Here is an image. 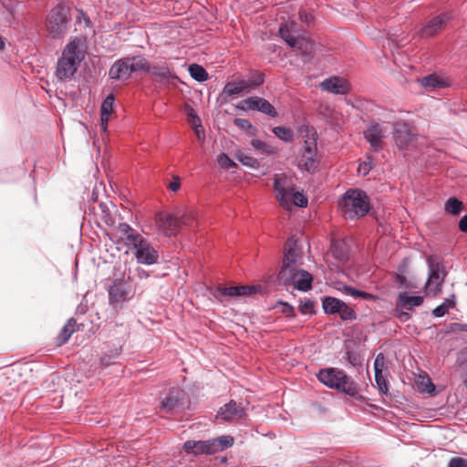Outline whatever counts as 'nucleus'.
Returning <instances> with one entry per match:
<instances>
[{
  "label": "nucleus",
  "mask_w": 467,
  "mask_h": 467,
  "mask_svg": "<svg viewBox=\"0 0 467 467\" xmlns=\"http://www.w3.org/2000/svg\"><path fill=\"white\" fill-rule=\"evenodd\" d=\"M87 48L84 37H75L67 44L57 63L56 76L58 79H70L75 75L85 58Z\"/></svg>",
  "instance_id": "nucleus-1"
},
{
  "label": "nucleus",
  "mask_w": 467,
  "mask_h": 467,
  "mask_svg": "<svg viewBox=\"0 0 467 467\" xmlns=\"http://www.w3.org/2000/svg\"><path fill=\"white\" fill-rule=\"evenodd\" d=\"M274 190L276 200L286 210H291L293 206L306 207L307 205V198L303 192L295 190V182L291 176L275 175Z\"/></svg>",
  "instance_id": "nucleus-2"
},
{
  "label": "nucleus",
  "mask_w": 467,
  "mask_h": 467,
  "mask_svg": "<svg viewBox=\"0 0 467 467\" xmlns=\"http://www.w3.org/2000/svg\"><path fill=\"white\" fill-rule=\"evenodd\" d=\"M338 205L343 216L349 220L363 217L369 211V201L367 194L357 189L347 191Z\"/></svg>",
  "instance_id": "nucleus-3"
},
{
  "label": "nucleus",
  "mask_w": 467,
  "mask_h": 467,
  "mask_svg": "<svg viewBox=\"0 0 467 467\" xmlns=\"http://www.w3.org/2000/svg\"><path fill=\"white\" fill-rule=\"evenodd\" d=\"M318 380L325 386L354 396L358 393V385L341 369L328 368L317 374Z\"/></svg>",
  "instance_id": "nucleus-4"
},
{
  "label": "nucleus",
  "mask_w": 467,
  "mask_h": 467,
  "mask_svg": "<svg viewBox=\"0 0 467 467\" xmlns=\"http://www.w3.org/2000/svg\"><path fill=\"white\" fill-rule=\"evenodd\" d=\"M149 70L150 67L146 58L138 56L117 60L111 66L109 76L111 79L126 81L133 72Z\"/></svg>",
  "instance_id": "nucleus-5"
},
{
  "label": "nucleus",
  "mask_w": 467,
  "mask_h": 467,
  "mask_svg": "<svg viewBox=\"0 0 467 467\" xmlns=\"http://www.w3.org/2000/svg\"><path fill=\"white\" fill-rule=\"evenodd\" d=\"M71 20L70 11L67 6L57 5L47 16L46 27L52 38L62 36L67 32Z\"/></svg>",
  "instance_id": "nucleus-6"
},
{
  "label": "nucleus",
  "mask_w": 467,
  "mask_h": 467,
  "mask_svg": "<svg viewBox=\"0 0 467 467\" xmlns=\"http://www.w3.org/2000/svg\"><path fill=\"white\" fill-rule=\"evenodd\" d=\"M318 166L316 133L307 130L303 150L298 158V167L308 172H314Z\"/></svg>",
  "instance_id": "nucleus-7"
},
{
  "label": "nucleus",
  "mask_w": 467,
  "mask_h": 467,
  "mask_svg": "<svg viewBox=\"0 0 467 467\" xmlns=\"http://www.w3.org/2000/svg\"><path fill=\"white\" fill-rule=\"evenodd\" d=\"M296 25L294 22L282 25L279 33L286 44L303 53H311L313 50V43L306 37L297 35Z\"/></svg>",
  "instance_id": "nucleus-8"
},
{
  "label": "nucleus",
  "mask_w": 467,
  "mask_h": 467,
  "mask_svg": "<svg viewBox=\"0 0 467 467\" xmlns=\"http://www.w3.org/2000/svg\"><path fill=\"white\" fill-rule=\"evenodd\" d=\"M192 214L185 213L181 218H176L170 213L161 212L156 215V224L158 228L167 236L176 234L182 224H189Z\"/></svg>",
  "instance_id": "nucleus-9"
},
{
  "label": "nucleus",
  "mask_w": 467,
  "mask_h": 467,
  "mask_svg": "<svg viewBox=\"0 0 467 467\" xmlns=\"http://www.w3.org/2000/svg\"><path fill=\"white\" fill-rule=\"evenodd\" d=\"M393 139L400 150H410L418 147V136L404 122H397L394 126Z\"/></svg>",
  "instance_id": "nucleus-10"
},
{
  "label": "nucleus",
  "mask_w": 467,
  "mask_h": 467,
  "mask_svg": "<svg viewBox=\"0 0 467 467\" xmlns=\"http://www.w3.org/2000/svg\"><path fill=\"white\" fill-rule=\"evenodd\" d=\"M300 265V248L297 245V242L295 239L291 238L285 244L283 265L278 276H287L288 275H290L291 271L297 270V267Z\"/></svg>",
  "instance_id": "nucleus-11"
},
{
  "label": "nucleus",
  "mask_w": 467,
  "mask_h": 467,
  "mask_svg": "<svg viewBox=\"0 0 467 467\" xmlns=\"http://www.w3.org/2000/svg\"><path fill=\"white\" fill-rule=\"evenodd\" d=\"M134 249V255L140 264L152 265L158 260L157 251L142 237H139L130 245Z\"/></svg>",
  "instance_id": "nucleus-12"
},
{
  "label": "nucleus",
  "mask_w": 467,
  "mask_h": 467,
  "mask_svg": "<svg viewBox=\"0 0 467 467\" xmlns=\"http://www.w3.org/2000/svg\"><path fill=\"white\" fill-rule=\"evenodd\" d=\"M237 109L248 111V110H256L260 111L265 115H268L272 118L277 116V112L274 106H272L266 99L260 97H250L242 101H240L237 105Z\"/></svg>",
  "instance_id": "nucleus-13"
},
{
  "label": "nucleus",
  "mask_w": 467,
  "mask_h": 467,
  "mask_svg": "<svg viewBox=\"0 0 467 467\" xmlns=\"http://www.w3.org/2000/svg\"><path fill=\"white\" fill-rule=\"evenodd\" d=\"M451 12H444L431 18L426 25L422 26L417 32L420 37H432L441 31L451 20Z\"/></svg>",
  "instance_id": "nucleus-14"
},
{
  "label": "nucleus",
  "mask_w": 467,
  "mask_h": 467,
  "mask_svg": "<svg viewBox=\"0 0 467 467\" xmlns=\"http://www.w3.org/2000/svg\"><path fill=\"white\" fill-rule=\"evenodd\" d=\"M388 132V127L385 123H370L364 130V136L370 147L375 150H379L383 146V139Z\"/></svg>",
  "instance_id": "nucleus-15"
},
{
  "label": "nucleus",
  "mask_w": 467,
  "mask_h": 467,
  "mask_svg": "<svg viewBox=\"0 0 467 467\" xmlns=\"http://www.w3.org/2000/svg\"><path fill=\"white\" fill-rule=\"evenodd\" d=\"M279 280L284 284H293L294 287L301 290L307 291L311 288L313 277L311 274L305 270H293L287 276H278Z\"/></svg>",
  "instance_id": "nucleus-16"
},
{
  "label": "nucleus",
  "mask_w": 467,
  "mask_h": 467,
  "mask_svg": "<svg viewBox=\"0 0 467 467\" xmlns=\"http://www.w3.org/2000/svg\"><path fill=\"white\" fill-rule=\"evenodd\" d=\"M109 295L110 304L118 306L130 300L134 296L135 291L133 287L129 284L115 282L109 287Z\"/></svg>",
  "instance_id": "nucleus-17"
},
{
  "label": "nucleus",
  "mask_w": 467,
  "mask_h": 467,
  "mask_svg": "<svg viewBox=\"0 0 467 467\" xmlns=\"http://www.w3.org/2000/svg\"><path fill=\"white\" fill-rule=\"evenodd\" d=\"M444 277V271L439 265L430 264V274L426 283L427 293L433 296L439 295L441 291Z\"/></svg>",
  "instance_id": "nucleus-18"
},
{
  "label": "nucleus",
  "mask_w": 467,
  "mask_h": 467,
  "mask_svg": "<svg viewBox=\"0 0 467 467\" xmlns=\"http://www.w3.org/2000/svg\"><path fill=\"white\" fill-rule=\"evenodd\" d=\"M319 86L323 90L336 95H345L350 90L348 81L340 77L328 78L323 80Z\"/></svg>",
  "instance_id": "nucleus-19"
},
{
  "label": "nucleus",
  "mask_w": 467,
  "mask_h": 467,
  "mask_svg": "<svg viewBox=\"0 0 467 467\" xmlns=\"http://www.w3.org/2000/svg\"><path fill=\"white\" fill-rule=\"evenodd\" d=\"M244 408L238 405L235 401L231 400L229 403L220 408L216 418L220 420H233L244 417Z\"/></svg>",
  "instance_id": "nucleus-20"
},
{
  "label": "nucleus",
  "mask_w": 467,
  "mask_h": 467,
  "mask_svg": "<svg viewBox=\"0 0 467 467\" xmlns=\"http://www.w3.org/2000/svg\"><path fill=\"white\" fill-rule=\"evenodd\" d=\"M115 98L112 94L107 96L100 108V127L102 131L106 132L109 117L114 112Z\"/></svg>",
  "instance_id": "nucleus-21"
},
{
  "label": "nucleus",
  "mask_w": 467,
  "mask_h": 467,
  "mask_svg": "<svg viewBox=\"0 0 467 467\" xmlns=\"http://www.w3.org/2000/svg\"><path fill=\"white\" fill-rule=\"evenodd\" d=\"M183 449L187 453L200 455L202 453L213 454L211 442L209 441H188L184 443Z\"/></svg>",
  "instance_id": "nucleus-22"
},
{
  "label": "nucleus",
  "mask_w": 467,
  "mask_h": 467,
  "mask_svg": "<svg viewBox=\"0 0 467 467\" xmlns=\"http://www.w3.org/2000/svg\"><path fill=\"white\" fill-rule=\"evenodd\" d=\"M422 302V296H410L408 293H401L398 297V306L408 310H411L414 306H420Z\"/></svg>",
  "instance_id": "nucleus-23"
},
{
  "label": "nucleus",
  "mask_w": 467,
  "mask_h": 467,
  "mask_svg": "<svg viewBox=\"0 0 467 467\" xmlns=\"http://www.w3.org/2000/svg\"><path fill=\"white\" fill-rule=\"evenodd\" d=\"M420 83L423 88L431 90L437 88H443L449 86L447 80L437 75H429L427 77H424L420 80Z\"/></svg>",
  "instance_id": "nucleus-24"
},
{
  "label": "nucleus",
  "mask_w": 467,
  "mask_h": 467,
  "mask_svg": "<svg viewBox=\"0 0 467 467\" xmlns=\"http://www.w3.org/2000/svg\"><path fill=\"white\" fill-rule=\"evenodd\" d=\"M220 293L223 296H248L254 294L256 292V288L254 286H231V287H224L220 288Z\"/></svg>",
  "instance_id": "nucleus-25"
},
{
  "label": "nucleus",
  "mask_w": 467,
  "mask_h": 467,
  "mask_svg": "<svg viewBox=\"0 0 467 467\" xmlns=\"http://www.w3.org/2000/svg\"><path fill=\"white\" fill-rule=\"evenodd\" d=\"M118 233L119 234V237L124 240L129 246L141 236L127 223H119Z\"/></svg>",
  "instance_id": "nucleus-26"
},
{
  "label": "nucleus",
  "mask_w": 467,
  "mask_h": 467,
  "mask_svg": "<svg viewBox=\"0 0 467 467\" xmlns=\"http://www.w3.org/2000/svg\"><path fill=\"white\" fill-rule=\"evenodd\" d=\"M244 91H250L248 82L247 80L244 79L229 82L225 85L223 88V92L227 95H237Z\"/></svg>",
  "instance_id": "nucleus-27"
},
{
  "label": "nucleus",
  "mask_w": 467,
  "mask_h": 467,
  "mask_svg": "<svg viewBox=\"0 0 467 467\" xmlns=\"http://www.w3.org/2000/svg\"><path fill=\"white\" fill-rule=\"evenodd\" d=\"M213 453L222 451L234 444V438L231 436H221L217 439L210 440Z\"/></svg>",
  "instance_id": "nucleus-28"
},
{
  "label": "nucleus",
  "mask_w": 467,
  "mask_h": 467,
  "mask_svg": "<svg viewBox=\"0 0 467 467\" xmlns=\"http://www.w3.org/2000/svg\"><path fill=\"white\" fill-rule=\"evenodd\" d=\"M416 386L421 393H428L430 395L435 393V386L428 376L420 375L416 379Z\"/></svg>",
  "instance_id": "nucleus-29"
},
{
  "label": "nucleus",
  "mask_w": 467,
  "mask_h": 467,
  "mask_svg": "<svg viewBox=\"0 0 467 467\" xmlns=\"http://www.w3.org/2000/svg\"><path fill=\"white\" fill-rule=\"evenodd\" d=\"M250 144L254 150L262 154L273 155L276 152V149L275 147L259 139H253Z\"/></svg>",
  "instance_id": "nucleus-30"
},
{
  "label": "nucleus",
  "mask_w": 467,
  "mask_h": 467,
  "mask_svg": "<svg viewBox=\"0 0 467 467\" xmlns=\"http://www.w3.org/2000/svg\"><path fill=\"white\" fill-rule=\"evenodd\" d=\"M337 290H339L340 292H342L344 294L349 295L353 297H361L365 300H374L376 298L375 296H373L372 294H369V293H367L364 291H360V290H358L356 288H353L351 286L345 285H339L337 287Z\"/></svg>",
  "instance_id": "nucleus-31"
},
{
  "label": "nucleus",
  "mask_w": 467,
  "mask_h": 467,
  "mask_svg": "<svg viewBox=\"0 0 467 467\" xmlns=\"http://www.w3.org/2000/svg\"><path fill=\"white\" fill-rule=\"evenodd\" d=\"M344 304L343 301L335 298V297H326L323 300V309L327 314H335L337 313L340 307H342V305Z\"/></svg>",
  "instance_id": "nucleus-32"
},
{
  "label": "nucleus",
  "mask_w": 467,
  "mask_h": 467,
  "mask_svg": "<svg viewBox=\"0 0 467 467\" xmlns=\"http://www.w3.org/2000/svg\"><path fill=\"white\" fill-rule=\"evenodd\" d=\"M455 296L452 295L446 298L444 302L433 309V315L436 317H443L451 308L455 306Z\"/></svg>",
  "instance_id": "nucleus-33"
},
{
  "label": "nucleus",
  "mask_w": 467,
  "mask_h": 467,
  "mask_svg": "<svg viewBox=\"0 0 467 467\" xmlns=\"http://www.w3.org/2000/svg\"><path fill=\"white\" fill-rule=\"evenodd\" d=\"M273 133L284 142H291L294 140V131L290 128L277 126L273 129Z\"/></svg>",
  "instance_id": "nucleus-34"
},
{
  "label": "nucleus",
  "mask_w": 467,
  "mask_h": 467,
  "mask_svg": "<svg viewBox=\"0 0 467 467\" xmlns=\"http://www.w3.org/2000/svg\"><path fill=\"white\" fill-rule=\"evenodd\" d=\"M76 326L77 323L74 319H69L67 322V324L63 327L61 332L58 335L57 339L59 341V344H64L69 339L70 336L75 331Z\"/></svg>",
  "instance_id": "nucleus-35"
},
{
  "label": "nucleus",
  "mask_w": 467,
  "mask_h": 467,
  "mask_svg": "<svg viewBox=\"0 0 467 467\" xmlns=\"http://www.w3.org/2000/svg\"><path fill=\"white\" fill-rule=\"evenodd\" d=\"M235 158L238 161H240L243 165L253 168V169H258L260 166L259 161L254 159L252 156H249L242 151H238L235 154Z\"/></svg>",
  "instance_id": "nucleus-36"
},
{
  "label": "nucleus",
  "mask_w": 467,
  "mask_h": 467,
  "mask_svg": "<svg viewBox=\"0 0 467 467\" xmlns=\"http://www.w3.org/2000/svg\"><path fill=\"white\" fill-rule=\"evenodd\" d=\"M191 77L197 81H205L208 78V74L205 69L197 64H192L189 67Z\"/></svg>",
  "instance_id": "nucleus-37"
},
{
  "label": "nucleus",
  "mask_w": 467,
  "mask_h": 467,
  "mask_svg": "<svg viewBox=\"0 0 467 467\" xmlns=\"http://www.w3.org/2000/svg\"><path fill=\"white\" fill-rule=\"evenodd\" d=\"M463 210V203L457 198H450L445 203V211L451 214L457 215Z\"/></svg>",
  "instance_id": "nucleus-38"
},
{
  "label": "nucleus",
  "mask_w": 467,
  "mask_h": 467,
  "mask_svg": "<svg viewBox=\"0 0 467 467\" xmlns=\"http://www.w3.org/2000/svg\"><path fill=\"white\" fill-rule=\"evenodd\" d=\"M319 112L329 123L334 124L337 122L338 113L328 105L321 106Z\"/></svg>",
  "instance_id": "nucleus-39"
},
{
  "label": "nucleus",
  "mask_w": 467,
  "mask_h": 467,
  "mask_svg": "<svg viewBox=\"0 0 467 467\" xmlns=\"http://www.w3.org/2000/svg\"><path fill=\"white\" fill-rule=\"evenodd\" d=\"M331 253L335 258L338 261L343 262L347 259V253L343 244L339 243H333L331 246Z\"/></svg>",
  "instance_id": "nucleus-40"
},
{
  "label": "nucleus",
  "mask_w": 467,
  "mask_h": 467,
  "mask_svg": "<svg viewBox=\"0 0 467 467\" xmlns=\"http://www.w3.org/2000/svg\"><path fill=\"white\" fill-rule=\"evenodd\" d=\"M177 404L178 399L172 394L168 395L161 403V409L165 412L171 411L177 406Z\"/></svg>",
  "instance_id": "nucleus-41"
},
{
  "label": "nucleus",
  "mask_w": 467,
  "mask_h": 467,
  "mask_svg": "<svg viewBox=\"0 0 467 467\" xmlns=\"http://www.w3.org/2000/svg\"><path fill=\"white\" fill-rule=\"evenodd\" d=\"M217 162L220 167L224 170H231L236 167V163L232 161L225 153H221L217 157Z\"/></svg>",
  "instance_id": "nucleus-42"
},
{
  "label": "nucleus",
  "mask_w": 467,
  "mask_h": 467,
  "mask_svg": "<svg viewBox=\"0 0 467 467\" xmlns=\"http://www.w3.org/2000/svg\"><path fill=\"white\" fill-rule=\"evenodd\" d=\"M374 166V161L371 156H367L366 160L361 162L358 168V173L367 175Z\"/></svg>",
  "instance_id": "nucleus-43"
},
{
  "label": "nucleus",
  "mask_w": 467,
  "mask_h": 467,
  "mask_svg": "<svg viewBox=\"0 0 467 467\" xmlns=\"http://www.w3.org/2000/svg\"><path fill=\"white\" fill-rule=\"evenodd\" d=\"M375 379H376V382H377L379 391L383 394L387 393L389 388H388V383H387V380H386V378H385L383 372L375 374Z\"/></svg>",
  "instance_id": "nucleus-44"
},
{
  "label": "nucleus",
  "mask_w": 467,
  "mask_h": 467,
  "mask_svg": "<svg viewBox=\"0 0 467 467\" xmlns=\"http://www.w3.org/2000/svg\"><path fill=\"white\" fill-rule=\"evenodd\" d=\"M385 357L382 353L377 355L374 361L375 374L382 373L385 370Z\"/></svg>",
  "instance_id": "nucleus-45"
},
{
  "label": "nucleus",
  "mask_w": 467,
  "mask_h": 467,
  "mask_svg": "<svg viewBox=\"0 0 467 467\" xmlns=\"http://www.w3.org/2000/svg\"><path fill=\"white\" fill-rule=\"evenodd\" d=\"M337 313H339L340 317L345 320L355 318V312L345 303L342 305V307H340Z\"/></svg>",
  "instance_id": "nucleus-46"
},
{
  "label": "nucleus",
  "mask_w": 467,
  "mask_h": 467,
  "mask_svg": "<svg viewBox=\"0 0 467 467\" xmlns=\"http://www.w3.org/2000/svg\"><path fill=\"white\" fill-rule=\"evenodd\" d=\"M188 121L192 126H198L201 123V119L196 115L192 109H189L187 112Z\"/></svg>",
  "instance_id": "nucleus-47"
},
{
  "label": "nucleus",
  "mask_w": 467,
  "mask_h": 467,
  "mask_svg": "<svg viewBox=\"0 0 467 467\" xmlns=\"http://www.w3.org/2000/svg\"><path fill=\"white\" fill-rule=\"evenodd\" d=\"M250 90L254 89L255 87L263 84L264 77L262 74H257L254 78L250 80H247Z\"/></svg>",
  "instance_id": "nucleus-48"
},
{
  "label": "nucleus",
  "mask_w": 467,
  "mask_h": 467,
  "mask_svg": "<svg viewBox=\"0 0 467 467\" xmlns=\"http://www.w3.org/2000/svg\"><path fill=\"white\" fill-rule=\"evenodd\" d=\"M234 124L241 130H247L253 129L251 122L245 119H235Z\"/></svg>",
  "instance_id": "nucleus-49"
},
{
  "label": "nucleus",
  "mask_w": 467,
  "mask_h": 467,
  "mask_svg": "<svg viewBox=\"0 0 467 467\" xmlns=\"http://www.w3.org/2000/svg\"><path fill=\"white\" fill-rule=\"evenodd\" d=\"M449 467H467V461L462 458H452L449 462Z\"/></svg>",
  "instance_id": "nucleus-50"
},
{
  "label": "nucleus",
  "mask_w": 467,
  "mask_h": 467,
  "mask_svg": "<svg viewBox=\"0 0 467 467\" xmlns=\"http://www.w3.org/2000/svg\"><path fill=\"white\" fill-rule=\"evenodd\" d=\"M78 12L77 23H83L85 26H88L90 23L88 16L82 10H78Z\"/></svg>",
  "instance_id": "nucleus-51"
},
{
  "label": "nucleus",
  "mask_w": 467,
  "mask_h": 467,
  "mask_svg": "<svg viewBox=\"0 0 467 467\" xmlns=\"http://www.w3.org/2000/svg\"><path fill=\"white\" fill-rule=\"evenodd\" d=\"M168 187L171 191L177 192L181 187L180 178L173 176V181L169 183Z\"/></svg>",
  "instance_id": "nucleus-52"
},
{
  "label": "nucleus",
  "mask_w": 467,
  "mask_h": 467,
  "mask_svg": "<svg viewBox=\"0 0 467 467\" xmlns=\"http://www.w3.org/2000/svg\"><path fill=\"white\" fill-rule=\"evenodd\" d=\"M192 127L193 128L197 138L200 140H204L205 134H204V130L202 127V124L200 123L198 126H192Z\"/></svg>",
  "instance_id": "nucleus-53"
},
{
  "label": "nucleus",
  "mask_w": 467,
  "mask_h": 467,
  "mask_svg": "<svg viewBox=\"0 0 467 467\" xmlns=\"http://www.w3.org/2000/svg\"><path fill=\"white\" fill-rule=\"evenodd\" d=\"M282 306V313L285 315L286 317H292L294 316V309L291 306L288 304H281Z\"/></svg>",
  "instance_id": "nucleus-54"
},
{
  "label": "nucleus",
  "mask_w": 467,
  "mask_h": 467,
  "mask_svg": "<svg viewBox=\"0 0 467 467\" xmlns=\"http://www.w3.org/2000/svg\"><path fill=\"white\" fill-rule=\"evenodd\" d=\"M459 228L462 232L467 233V214L460 220Z\"/></svg>",
  "instance_id": "nucleus-55"
},
{
  "label": "nucleus",
  "mask_w": 467,
  "mask_h": 467,
  "mask_svg": "<svg viewBox=\"0 0 467 467\" xmlns=\"http://www.w3.org/2000/svg\"><path fill=\"white\" fill-rule=\"evenodd\" d=\"M153 74H158L161 77H167L169 75V70L166 67H162L160 69V72H157L155 68L152 69Z\"/></svg>",
  "instance_id": "nucleus-56"
},
{
  "label": "nucleus",
  "mask_w": 467,
  "mask_h": 467,
  "mask_svg": "<svg viewBox=\"0 0 467 467\" xmlns=\"http://www.w3.org/2000/svg\"><path fill=\"white\" fill-rule=\"evenodd\" d=\"M137 274H138V276L140 278V279H143V278H147L149 276L148 273L141 269V268H137Z\"/></svg>",
  "instance_id": "nucleus-57"
},
{
  "label": "nucleus",
  "mask_w": 467,
  "mask_h": 467,
  "mask_svg": "<svg viewBox=\"0 0 467 467\" xmlns=\"http://www.w3.org/2000/svg\"><path fill=\"white\" fill-rule=\"evenodd\" d=\"M300 19L302 21H305L306 23H309L312 21L313 17H312V16H308L306 14L300 13Z\"/></svg>",
  "instance_id": "nucleus-58"
},
{
  "label": "nucleus",
  "mask_w": 467,
  "mask_h": 467,
  "mask_svg": "<svg viewBox=\"0 0 467 467\" xmlns=\"http://www.w3.org/2000/svg\"><path fill=\"white\" fill-rule=\"evenodd\" d=\"M399 318L401 320V321H406L409 319L410 316L407 312H400L399 315H398Z\"/></svg>",
  "instance_id": "nucleus-59"
},
{
  "label": "nucleus",
  "mask_w": 467,
  "mask_h": 467,
  "mask_svg": "<svg viewBox=\"0 0 467 467\" xmlns=\"http://www.w3.org/2000/svg\"><path fill=\"white\" fill-rule=\"evenodd\" d=\"M312 308V303L307 302L304 306H302V311L304 313H306L307 311H310Z\"/></svg>",
  "instance_id": "nucleus-60"
},
{
  "label": "nucleus",
  "mask_w": 467,
  "mask_h": 467,
  "mask_svg": "<svg viewBox=\"0 0 467 467\" xmlns=\"http://www.w3.org/2000/svg\"><path fill=\"white\" fill-rule=\"evenodd\" d=\"M455 327H457L458 330H461V331H465L467 330V325H459V324H456Z\"/></svg>",
  "instance_id": "nucleus-61"
},
{
  "label": "nucleus",
  "mask_w": 467,
  "mask_h": 467,
  "mask_svg": "<svg viewBox=\"0 0 467 467\" xmlns=\"http://www.w3.org/2000/svg\"><path fill=\"white\" fill-rule=\"evenodd\" d=\"M5 47V42L4 39L0 36V50L4 49Z\"/></svg>",
  "instance_id": "nucleus-62"
},
{
  "label": "nucleus",
  "mask_w": 467,
  "mask_h": 467,
  "mask_svg": "<svg viewBox=\"0 0 467 467\" xmlns=\"http://www.w3.org/2000/svg\"><path fill=\"white\" fill-rule=\"evenodd\" d=\"M465 385H466V387H467V379L465 380Z\"/></svg>",
  "instance_id": "nucleus-63"
}]
</instances>
